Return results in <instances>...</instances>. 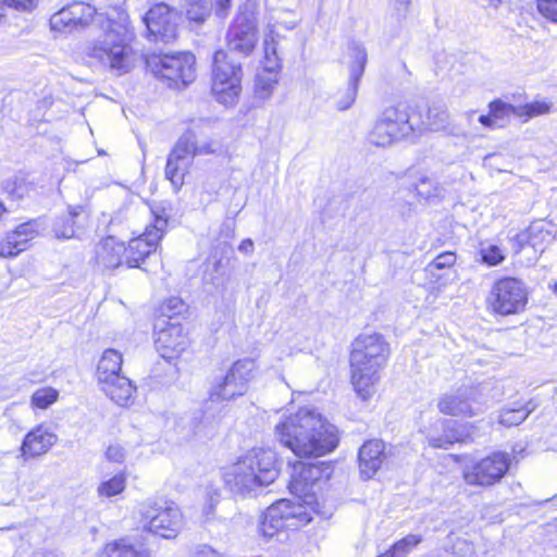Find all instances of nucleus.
Instances as JSON below:
<instances>
[{"instance_id":"nucleus-1","label":"nucleus","mask_w":557,"mask_h":557,"mask_svg":"<svg viewBox=\"0 0 557 557\" xmlns=\"http://www.w3.org/2000/svg\"><path fill=\"white\" fill-rule=\"evenodd\" d=\"M278 441L299 457H319L338 445L337 429L314 409L301 408L275 426Z\"/></svg>"},{"instance_id":"nucleus-2","label":"nucleus","mask_w":557,"mask_h":557,"mask_svg":"<svg viewBox=\"0 0 557 557\" xmlns=\"http://www.w3.org/2000/svg\"><path fill=\"white\" fill-rule=\"evenodd\" d=\"M276 454L270 448H252L223 474L225 488L235 498L256 497L278 476Z\"/></svg>"},{"instance_id":"nucleus-3","label":"nucleus","mask_w":557,"mask_h":557,"mask_svg":"<svg viewBox=\"0 0 557 557\" xmlns=\"http://www.w3.org/2000/svg\"><path fill=\"white\" fill-rule=\"evenodd\" d=\"M388 357L389 344L379 333L360 334L351 343V383L363 400L374 394L380 371L385 367Z\"/></svg>"},{"instance_id":"nucleus-4","label":"nucleus","mask_w":557,"mask_h":557,"mask_svg":"<svg viewBox=\"0 0 557 557\" xmlns=\"http://www.w3.org/2000/svg\"><path fill=\"white\" fill-rule=\"evenodd\" d=\"M113 16L106 18L103 35L86 48V54L103 66L119 74L129 70V45L133 33L129 27L128 15L124 11L114 10Z\"/></svg>"},{"instance_id":"nucleus-5","label":"nucleus","mask_w":557,"mask_h":557,"mask_svg":"<svg viewBox=\"0 0 557 557\" xmlns=\"http://www.w3.org/2000/svg\"><path fill=\"white\" fill-rule=\"evenodd\" d=\"M221 152L222 145L220 143L210 140L197 145L195 134L186 132L177 139L168 156L164 169L165 178L171 182L175 191H178L185 183V176L188 174L195 157Z\"/></svg>"},{"instance_id":"nucleus-6","label":"nucleus","mask_w":557,"mask_h":557,"mask_svg":"<svg viewBox=\"0 0 557 557\" xmlns=\"http://www.w3.org/2000/svg\"><path fill=\"white\" fill-rule=\"evenodd\" d=\"M242 64L231 53L218 50L212 64V92L216 101L233 104L242 91Z\"/></svg>"},{"instance_id":"nucleus-7","label":"nucleus","mask_w":557,"mask_h":557,"mask_svg":"<svg viewBox=\"0 0 557 557\" xmlns=\"http://www.w3.org/2000/svg\"><path fill=\"white\" fill-rule=\"evenodd\" d=\"M305 503H294L289 499H280L272 504L262 516L259 532L265 539H272L285 529L296 530L307 525L312 517Z\"/></svg>"},{"instance_id":"nucleus-8","label":"nucleus","mask_w":557,"mask_h":557,"mask_svg":"<svg viewBox=\"0 0 557 557\" xmlns=\"http://www.w3.org/2000/svg\"><path fill=\"white\" fill-rule=\"evenodd\" d=\"M195 57L189 52L150 53L146 57V65L159 79L169 87H185L194 79Z\"/></svg>"},{"instance_id":"nucleus-9","label":"nucleus","mask_w":557,"mask_h":557,"mask_svg":"<svg viewBox=\"0 0 557 557\" xmlns=\"http://www.w3.org/2000/svg\"><path fill=\"white\" fill-rule=\"evenodd\" d=\"M528 304L525 284L512 276L496 280L487 296V309L497 315H511L522 312Z\"/></svg>"},{"instance_id":"nucleus-10","label":"nucleus","mask_w":557,"mask_h":557,"mask_svg":"<svg viewBox=\"0 0 557 557\" xmlns=\"http://www.w3.org/2000/svg\"><path fill=\"white\" fill-rule=\"evenodd\" d=\"M255 370L256 361L251 358L235 361L225 374L213 379L209 388V400L228 401L243 396L248 389Z\"/></svg>"},{"instance_id":"nucleus-11","label":"nucleus","mask_w":557,"mask_h":557,"mask_svg":"<svg viewBox=\"0 0 557 557\" xmlns=\"http://www.w3.org/2000/svg\"><path fill=\"white\" fill-rule=\"evenodd\" d=\"M112 16L99 13L89 3L75 1L52 14L49 23L53 30L72 34L85 30L92 23L99 27H104L106 18Z\"/></svg>"},{"instance_id":"nucleus-12","label":"nucleus","mask_w":557,"mask_h":557,"mask_svg":"<svg viewBox=\"0 0 557 557\" xmlns=\"http://www.w3.org/2000/svg\"><path fill=\"white\" fill-rule=\"evenodd\" d=\"M144 529L164 539H174L182 524V513L173 504L147 500L139 507Z\"/></svg>"},{"instance_id":"nucleus-13","label":"nucleus","mask_w":557,"mask_h":557,"mask_svg":"<svg viewBox=\"0 0 557 557\" xmlns=\"http://www.w3.org/2000/svg\"><path fill=\"white\" fill-rule=\"evenodd\" d=\"M153 221L146 227L143 235L134 238L126 247L125 263L127 268H139L140 263L153 251L168 227V215L163 208L151 209Z\"/></svg>"},{"instance_id":"nucleus-14","label":"nucleus","mask_w":557,"mask_h":557,"mask_svg":"<svg viewBox=\"0 0 557 557\" xmlns=\"http://www.w3.org/2000/svg\"><path fill=\"white\" fill-rule=\"evenodd\" d=\"M330 474L331 468L324 462L299 461L294 466L288 485L289 491L302 503L310 506L315 503L313 492L315 484L323 479H329Z\"/></svg>"},{"instance_id":"nucleus-15","label":"nucleus","mask_w":557,"mask_h":557,"mask_svg":"<svg viewBox=\"0 0 557 557\" xmlns=\"http://www.w3.org/2000/svg\"><path fill=\"white\" fill-rule=\"evenodd\" d=\"M510 455L496 451L463 470V479L469 485L492 486L499 482L509 470Z\"/></svg>"},{"instance_id":"nucleus-16","label":"nucleus","mask_w":557,"mask_h":557,"mask_svg":"<svg viewBox=\"0 0 557 557\" xmlns=\"http://www.w3.org/2000/svg\"><path fill=\"white\" fill-rule=\"evenodd\" d=\"M178 18L177 12L166 3L152 5L144 16L150 39L162 42L174 40L177 36Z\"/></svg>"},{"instance_id":"nucleus-17","label":"nucleus","mask_w":557,"mask_h":557,"mask_svg":"<svg viewBox=\"0 0 557 557\" xmlns=\"http://www.w3.org/2000/svg\"><path fill=\"white\" fill-rule=\"evenodd\" d=\"M349 62V79L344 91L338 92L336 108L339 111L349 109L357 97L359 82L364 73L368 62V53L364 46L358 41H351L348 46Z\"/></svg>"},{"instance_id":"nucleus-18","label":"nucleus","mask_w":557,"mask_h":557,"mask_svg":"<svg viewBox=\"0 0 557 557\" xmlns=\"http://www.w3.org/2000/svg\"><path fill=\"white\" fill-rule=\"evenodd\" d=\"M228 53L249 55L257 44V24L255 18L247 13L237 15L226 33Z\"/></svg>"},{"instance_id":"nucleus-19","label":"nucleus","mask_w":557,"mask_h":557,"mask_svg":"<svg viewBox=\"0 0 557 557\" xmlns=\"http://www.w3.org/2000/svg\"><path fill=\"white\" fill-rule=\"evenodd\" d=\"M557 226L545 220H537L510 239L515 253H519L525 246H531L535 252H543L546 246L555 239Z\"/></svg>"},{"instance_id":"nucleus-20","label":"nucleus","mask_w":557,"mask_h":557,"mask_svg":"<svg viewBox=\"0 0 557 557\" xmlns=\"http://www.w3.org/2000/svg\"><path fill=\"white\" fill-rule=\"evenodd\" d=\"M156 327L159 329L156 331L154 343L162 358L174 359L187 348L188 339L180 323L160 321Z\"/></svg>"},{"instance_id":"nucleus-21","label":"nucleus","mask_w":557,"mask_h":557,"mask_svg":"<svg viewBox=\"0 0 557 557\" xmlns=\"http://www.w3.org/2000/svg\"><path fill=\"white\" fill-rule=\"evenodd\" d=\"M470 437L466 424L451 419H440L428 434L429 445L433 448L448 449L453 444L465 442Z\"/></svg>"},{"instance_id":"nucleus-22","label":"nucleus","mask_w":557,"mask_h":557,"mask_svg":"<svg viewBox=\"0 0 557 557\" xmlns=\"http://www.w3.org/2000/svg\"><path fill=\"white\" fill-rule=\"evenodd\" d=\"M387 459L385 444L380 440L366 442L359 449L358 460L360 475L363 480H369L375 475L379 469Z\"/></svg>"},{"instance_id":"nucleus-23","label":"nucleus","mask_w":557,"mask_h":557,"mask_svg":"<svg viewBox=\"0 0 557 557\" xmlns=\"http://www.w3.org/2000/svg\"><path fill=\"white\" fill-rule=\"evenodd\" d=\"M58 441V436L45 425H38L29 431L21 445L22 457L25 459L46 454Z\"/></svg>"},{"instance_id":"nucleus-24","label":"nucleus","mask_w":557,"mask_h":557,"mask_svg":"<svg viewBox=\"0 0 557 557\" xmlns=\"http://www.w3.org/2000/svg\"><path fill=\"white\" fill-rule=\"evenodd\" d=\"M125 244L113 236H108L96 245V263L103 270H113L125 262Z\"/></svg>"},{"instance_id":"nucleus-25","label":"nucleus","mask_w":557,"mask_h":557,"mask_svg":"<svg viewBox=\"0 0 557 557\" xmlns=\"http://www.w3.org/2000/svg\"><path fill=\"white\" fill-rule=\"evenodd\" d=\"M39 233L38 220H29L20 224L13 232L8 234L4 243L0 245L2 257H15L26 249V244Z\"/></svg>"},{"instance_id":"nucleus-26","label":"nucleus","mask_w":557,"mask_h":557,"mask_svg":"<svg viewBox=\"0 0 557 557\" xmlns=\"http://www.w3.org/2000/svg\"><path fill=\"white\" fill-rule=\"evenodd\" d=\"M88 220L84 207H69L67 213L58 216L52 225V231L58 238H73L77 236V232L85 227Z\"/></svg>"},{"instance_id":"nucleus-27","label":"nucleus","mask_w":557,"mask_h":557,"mask_svg":"<svg viewBox=\"0 0 557 557\" xmlns=\"http://www.w3.org/2000/svg\"><path fill=\"white\" fill-rule=\"evenodd\" d=\"M383 111H394L388 121L389 126H394L393 132L399 138H407L417 132H420V123L416 121V114L409 112V106L399 102L395 106L385 108Z\"/></svg>"},{"instance_id":"nucleus-28","label":"nucleus","mask_w":557,"mask_h":557,"mask_svg":"<svg viewBox=\"0 0 557 557\" xmlns=\"http://www.w3.org/2000/svg\"><path fill=\"white\" fill-rule=\"evenodd\" d=\"M101 391L116 405L127 407L133 403L136 387L133 382L120 374L99 383Z\"/></svg>"},{"instance_id":"nucleus-29","label":"nucleus","mask_w":557,"mask_h":557,"mask_svg":"<svg viewBox=\"0 0 557 557\" xmlns=\"http://www.w3.org/2000/svg\"><path fill=\"white\" fill-rule=\"evenodd\" d=\"M440 411L450 416H473L471 401L467 389H458L454 394L444 395L437 405Z\"/></svg>"},{"instance_id":"nucleus-30","label":"nucleus","mask_w":557,"mask_h":557,"mask_svg":"<svg viewBox=\"0 0 557 557\" xmlns=\"http://www.w3.org/2000/svg\"><path fill=\"white\" fill-rule=\"evenodd\" d=\"M394 114V111H383L381 113L368 134V140L371 145L386 147L400 140L393 132L394 126L387 124L391 121L389 116Z\"/></svg>"},{"instance_id":"nucleus-31","label":"nucleus","mask_w":557,"mask_h":557,"mask_svg":"<svg viewBox=\"0 0 557 557\" xmlns=\"http://www.w3.org/2000/svg\"><path fill=\"white\" fill-rule=\"evenodd\" d=\"M122 363V355L117 350L106 349L97 366L98 383H102L112 376L120 375Z\"/></svg>"},{"instance_id":"nucleus-32","label":"nucleus","mask_w":557,"mask_h":557,"mask_svg":"<svg viewBox=\"0 0 557 557\" xmlns=\"http://www.w3.org/2000/svg\"><path fill=\"white\" fill-rule=\"evenodd\" d=\"M102 557H151L148 548L135 547L126 537L108 543L102 552Z\"/></svg>"},{"instance_id":"nucleus-33","label":"nucleus","mask_w":557,"mask_h":557,"mask_svg":"<svg viewBox=\"0 0 557 557\" xmlns=\"http://www.w3.org/2000/svg\"><path fill=\"white\" fill-rule=\"evenodd\" d=\"M416 121L420 123V132L422 129L440 131L449 124V113L443 107L432 106L428 108L424 119L419 114L416 115Z\"/></svg>"},{"instance_id":"nucleus-34","label":"nucleus","mask_w":557,"mask_h":557,"mask_svg":"<svg viewBox=\"0 0 557 557\" xmlns=\"http://www.w3.org/2000/svg\"><path fill=\"white\" fill-rule=\"evenodd\" d=\"M280 34L275 32L274 26H268V33L264 36V64L265 70H280L281 58L278 55Z\"/></svg>"},{"instance_id":"nucleus-35","label":"nucleus","mask_w":557,"mask_h":557,"mask_svg":"<svg viewBox=\"0 0 557 557\" xmlns=\"http://www.w3.org/2000/svg\"><path fill=\"white\" fill-rule=\"evenodd\" d=\"M533 410L534 406L531 403L527 405L513 404V407L503 408L499 411L498 422L508 428L519 425Z\"/></svg>"},{"instance_id":"nucleus-36","label":"nucleus","mask_w":557,"mask_h":557,"mask_svg":"<svg viewBox=\"0 0 557 557\" xmlns=\"http://www.w3.org/2000/svg\"><path fill=\"white\" fill-rule=\"evenodd\" d=\"M278 70L262 69L256 76L255 95L261 100H268L277 85Z\"/></svg>"},{"instance_id":"nucleus-37","label":"nucleus","mask_w":557,"mask_h":557,"mask_svg":"<svg viewBox=\"0 0 557 557\" xmlns=\"http://www.w3.org/2000/svg\"><path fill=\"white\" fill-rule=\"evenodd\" d=\"M516 110L517 116L524 117V121L556 111L554 104L545 100H535L523 106H518Z\"/></svg>"},{"instance_id":"nucleus-38","label":"nucleus","mask_w":557,"mask_h":557,"mask_svg":"<svg viewBox=\"0 0 557 557\" xmlns=\"http://www.w3.org/2000/svg\"><path fill=\"white\" fill-rule=\"evenodd\" d=\"M2 190L12 200L23 199L30 190L24 177H10L2 182Z\"/></svg>"},{"instance_id":"nucleus-39","label":"nucleus","mask_w":557,"mask_h":557,"mask_svg":"<svg viewBox=\"0 0 557 557\" xmlns=\"http://www.w3.org/2000/svg\"><path fill=\"white\" fill-rule=\"evenodd\" d=\"M59 392L53 387H42L32 395V405L39 409H47L58 400Z\"/></svg>"},{"instance_id":"nucleus-40","label":"nucleus","mask_w":557,"mask_h":557,"mask_svg":"<svg viewBox=\"0 0 557 557\" xmlns=\"http://www.w3.org/2000/svg\"><path fill=\"white\" fill-rule=\"evenodd\" d=\"M517 108L518 106L506 103L500 99L493 100L488 104V111L491 112L498 127L500 126V123L509 116V114H515L517 116Z\"/></svg>"},{"instance_id":"nucleus-41","label":"nucleus","mask_w":557,"mask_h":557,"mask_svg":"<svg viewBox=\"0 0 557 557\" xmlns=\"http://www.w3.org/2000/svg\"><path fill=\"white\" fill-rule=\"evenodd\" d=\"M125 488V476L122 473L115 474L108 481L102 482L98 487V493L103 497H113L121 494Z\"/></svg>"},{"instance_id":"nucleus-42","label":"nucleus","mask_w":557,"mask_h":557,"mask_svg":"<svg viewBox=\"0 0 557 557\" xmlns=\"http://www.w3.org/2000/svg\"><path fill=\"white\" fill-rule=\"evenodd\" d=\"M421 542V536L416 534H409L396 542L391 552L394 557H405L408 553H410L419 543Z\"/></svg>"},{"instance_id":"nucleus-43","label":"nucleus","mask_w":557,"mask_h":557,"mask_svg":"<svg viewBox=\"0 0 557 557\" xmlns=\"http://www.w3.org/2000/svg\"><path fill=\"white\" fill-rule=\"evenodd\" d=\"M481 259L487 265L494 267L502 263L505 259V255L502 249L496 245H488L480 249Z\"/></svg>"},{"instance_id":"nucleus-44","label":"nucleus","mask_w":557,"mask_h":557,"mask_svg":"<svg viewBox=\"0 0 557 557\" xmlns=\"http://www.w3.org/2000/svg\"><path fill=\"white\" fill-rule=\"evenodd\" d=\"M211 3L191 4L186 9L188 20L198 24L203 23L210 15Z\"/></svg>"},{"instance_id":"nucleus-45","label":"nucleus","mask_w":557,"mask_h":557,"mask_svg":"<svg viewBox=\"0 0 557 557\" xmlns=\"http://www.w3.org/2000/svg\"><path fill=\"white\" fill-rule=\"evenodd\" d=\"M536 8L543 17L557 23V0H537Z\"/></svg>"},{"instance_id":"nucleus-46","label":"nucleus","mask_w":557,"mask_h":557,"mask_svg":"<svg viewBox=\"0 0 557 557\" xmlns=\"http://www.w3.org/2000/svg\"><path fill=\"white\" fill-rule=\"evenodd\" d=\"M456 256L454 252L445 251L440 253L429 265L428 270L432 273L434 269L441 270L454 265Z\"/></svg>"},{"instance_id":"nucleus-47","label":"nucleus","mask_w":557,"mask_h":557,"mask_svg":"<svg viewBox=\"0 0 557 557\" xmlns=\"http://www.w3.org/2000/svg\"><path fill=\"white\" fill-rule=\"evenodd\" d=\"M220 499V491L218 487L213 485H208L206 487V505L203 509V513L209 517L213 513L214 506L219 503Z\"/></svg>"},{"instance_id":"nucleus-48","label":"nucleus","mask_w":557,"mask_h":557,"mask_svg":"<svg viewBox=\"0 0 557 557\" xmlns=\"http://www.w3.org/2000/svg\"><path fill=\"white\" fill-rule=\"evenodd\" d=\"M185 310V304L181 298L172 297L162 307L163 314H168L170 319L181 314Z\"/></svg>"},{"instance_id":"nucleus-49","label":"nucleus","mask_w":557,"mask_h":557,"mask_svg":"<svg viewBox=\"0 0 557 557\" xmlns=\"http://www.w3.org/2000/svg\"><path fill=\"white\" fill-rule=\"evenodd\" d=\"M106 456L110 461L123 462L125 458V450L119 444H112L107 448Z\"/></svg>"},{"instance_id":"nucleus-50","label":"nucleus","mask_w":557,"mask_h":557,"mask_svg":"<svg viewBox=\"0 0 557 557\" xmlns=\"http://www.w3.org/2000/svg\"><path fill=\"white\" fill-rule=\"evenodd\" d=\"M2 3L21 11H29L36 5V0H2Z\"/></svg>"},{"instance_id":"nucleus-51","label":"nucleus","mask_w":557,"mask_h":557,"mask_svg":"<svg viewBox=\"0 0 557 557\" xmlns=\"http://www.w3.org/2000/svg\"><path fill=\"white\" fill-rule=\"evenodd\" d=\"M431 186H432L431 180L421 178L419 184L416 187L418 195H420L421 197H423L425 199H429V198L435 196L436 194L431 190Z\"/></svg>"},{"instance_id":"nucleus-52","label":"nucleus","mask_w":557,"mask_h":557,"mask_svg":"<svg viewBox=\"0 0 557 557\" xmlns=\"http://www.w3.org/2000/svg\"><path fill=\"white\" fill-rule=\"evenodd\" d=\"M410 3L411 0H395L394 11L398 20H403L406 17Z\"/></svg>"},{"instance_id":"nucleus-53","label":"nucleus","mask_w":557,"mask_h":557,"mask_svg":"<svg viewBox=\"0 0 557 557\" xmlns=\"http://www.w3.org/2000/svg\"><path fill=\"white\" fill-rule=\"evenodd\" d=\"M232 7V0H215V14L220 18H225L228 15Z\"/></svg>"},{"instance_id":"nucleus-54","label":"nucleus","mask_w":557,"mask_h":557,"mask_svg":"<svg viewBox=\"0 0 557 557\" xmlns=\"http://www.w3.org/2000/svg\"><path fill=\"white\" fill-rule=\"evenodd\" d=\"M479 122L486 128H496L498 125L494 121L491 112L488 111L487 114H481L479 116Z\"/></svg>"},{"instance_id":"nucleus-55","label":"nucleus","mask_w":557,"mask_h":557,"mask_svg":"<svg viewBox=\"0 0 557 557\" xmlns=\"http://www.w3.org/2000/svg\"><path fill=\"white\" fill-rule=\"evenodd\" d=\"M238 250L245 255H250L253 252V242L250 238H246L242 240L238 246Z\"/></svg>"},{"instance_id":"nucleus-56","label":"nucleus","mask_w":557,"mask_h":557,"mask_svg":"<svg viewBox=\"0 0 557 557\" xmlns=\"http://www.w3.org/2000/svg\"><path fill=\"white\" fill-rule=\"evenodd\" d=\"M205 429H207L206 425L198 426L196 434L203 433V435L206 436H213L216 432V423L211 422L208 426V431H206Z\"/></svg>"},{"instance_id":"nucleus-57","label":"nucleus","mask_w":557,"mask_h":557,"mask_svg":"<svg viewBox=\"0 0 557 557\" xmlns=\"http://www.w3.org/2000/svg\"><path fill=\"white\" fill-rule=\"evenodd\" d=\"M200 554L203 556V557H222L221 554H219L216 550H214L213 548L209 547V546H205Z\"/></svg>"},{"instance_id":"nucleus-58","label":"nucleus","mask_w":557,"mask_h":557,"mask_svg":"<svg viewBox=\"0 0 557 557\" xmlns=\"http://www.w3.org/2000/svg\"><path fill=\"white\" fill-rule=\"evenodd\" d=\"M185 1L188 7H190L191 4L208 3L207 0H185Z\"/></svg>"},{"instance_id":"nucleus-59","label":"nucleus","mask_w":557,"mask_h":557,"mask_svg":"<svg viewBox=\"0 0 557 557\" xmlns=\"http://www.w3.org/2000/svg\"><path fill=\"white\" fill-rule=\"evenodd\" d=\"M377 557H394V555L392 554L391 549H388L386 553L384 554H381L380 556Z\"/></svg>"},{"instance_id":"nucleus-60","label":"nucleus","mask_w":557,"mask_h":557,"mask_svg":"<svg viewBox=\"0 0 557 557\" xmlns=\"http://www.w3.org/2000/svg\"><path fill=\"white\" fill-rule=\"evenodd\" d=\"M553 290L557 295V282L553 285Z\"/></svg>"},{"instance_id":"nucleus-61","label":"nucleus","mask_w":557,"mask_h":557,"mask_svg":"<svg viewBox=\"0 0 557 557\" xmlns=\"http://www.w3.org/2000/svg\"><path fill=\"white\" fill-rule=\"evenodd\" d=\"M474 113H475V111H473V110H472V111H469V112L467 113V115H468V116H469V119H470Z\"/></svg>"}]
</instances>
